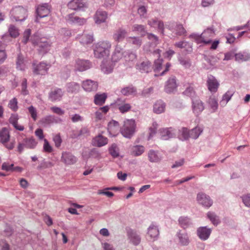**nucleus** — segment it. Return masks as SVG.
Returning a JSON list of instances; mask_svg holds the SVG:
<instances>
[{"mask_svg":"<svg viewBox=\"0 0 250 250\" xmlns=\"http://www.w3.org/2000/svg\"><path fill=\"white\" fill-rule=\"evenodd\" d=\"M177 87L176 80L175 77L169 78L167 82L165 90L167 93L173 92Z\"/></svg>","mask_w":250,"mask_h":250,"instance_id":"nucleus-19","label":"nucleus"},{"mask_svg":"<svg viewBox=\"0 0 250 250\" xmlns=\"http://www.w3.org/2000/svg\"><path fill=\"white\" fill-rule=\"evenodd\" d=\"M10 134L9 130L6 127H3L0 130V142L4 144L9 140Z\"/></svg>","mask_w":250,"mask_h":250,"instance_id":"nucleus-31","label":"nucleus"},{"mask_svg":"<svg viewBox=\"0 0 250 250\" xmlns=\"http://www.w3.org/2000/svg\"><path fill=\"white\" fill-rule=\"evenodd\" d=\"M27 80L23 79L21 83V93L26 95L28 93V90H27Z\"/></svg>","mask_w":250,"mask_h":250,"instance_id":"nucleus-62","label":"nucleus"},{"mask_svg":"<svg viewBox=\"0 0 250 250\" xmlns=\"http://www.w3.org/2000/svg\"><path fill=\"white\" fill-rule=\"evenodd\" d=\"M17 68L21 70H23L25 69V64L24 61V58L21 55H19L16 61Z\"/></svg>","mask_w":250,"mask_h":250,"instance_id":"nucleus-42","label":"nucleus"},{"mask_svg":"<svg viewBox=\"0 0 250 250\" xmlns=\"http://www.w3.org/2000/svg\"><path fill=\"white\" fill-rule=\"evenodd\" d=\"M82 87L85 91L91 92L97 89L98 83L94 81L86 80L83 82Z\"/></svg>","mask_w":250,"mask_h":250,"instance_id":"nucleus-11","label":"nucleus"},{"mask_svg":"<svg viewBox=\"0 0 250 250\" xmlns=\"http://www.w3.org/2000/svg\"><path fill=\"white\" fill-rule=\"evenodd\" d=\"M149 160L151 162H156L159 160V158L156 152L153 150H150L148 153Z\"/></svg>","mask_w":250,"mask_h":250,"instance_id":"nucleus-53","label":"nucleus"},{"mask_svg":"<svg viewBox=\"0 0 250 250\" xmlns=\"http://www.w3.org/2000/svg\"><path fill=\"white\" fill-rule=\"evenodd\" d=\"M175 34L178 36H185L186 30L182 24H178L175 27Z\"/></svg>","mask_w":250,"mask_h":250,"instance_id":"nucleus-54","label":"nucleus"},{"mask_svg":"<svg viewBox=\"0 0 250 250\" xmlns=\"http://www.w3.org/2000/svg\"><path fill=\"white\" fill-rule=\"evenodd\" d=\"M24 142L25 146L31 149L34 148L37 144L35 139L33 138L25 139Z\"/></svg>","mask_w":250,"mask_h":250,"instance_id":"nucleus-45","label":"nucleus"},{"mask_svg":"<svg viewBox=\"0 0 250 250\" xmlns=\"http://www.w3.org/2000/svg\"><path fill=\"white\" fill-rule=\"evenodd\" d=\"M179 242L182 245H187L189 242L188 236L187 233H181L179 232L178 234Z\"/></svg>","mask_w":250,"mask_h":250,"instance_id":"nucleus-40","label":"nucleus"},{"mask_svg":"<svg viewBox=\"0 0 250 250\" xmlns=\"http://www.w3.org/2000/svg\"><path fill=\"white\" fill-rule=\"evenodd\" d=\"M161 137L163 140H167L175 136V130L171 127L164 128L160 131Z\"/></svg>","mask_w":250,"mask_h":250,"instance_id":"nucleus-26","label":"nucleus"},{"mask_svg":"<svg viewBox=\"0 0 250 250\" xmlns=\"http://www.w3.org/2000/svg\"><path fill=\"white\" fill-rule=\"evenodd\" d=\"M91 67V63L89 61L78 59L76 61L75 69L79 71H85Z\"/></svg>","mask_w":250,"mask_h":250,"instance_id":"nucleus-13","label":"nucleus"},{"mask_svg":"<svg viewBox=\"0 0 250 250\" xmlns=\"http://www.w3.org/2000/svg\"><path fill=\"white\" fill-rule=\"evenodd\" d=\"M109 110V107L107 105L99 108L95 112L96 120L97 121L102 120L104 118V115L107 113Z\"/></svg>","mask_w":250,"mask_h":250,"instance_id":"nucleus-29","label":"nucleus"},{"mask_svg":"<svg viewBox=\"0 0 250 250\" xmlns=\"http://www.w3.org/2000/svg\"><path fill=\"white\" fill-rule=\"evenodd\" d=\"M186 86V89L183 92V94L187 96L193 97L195 94L193 84L188 83Z\"/></svg>","mask_w":250,"mask_h":250,"instance_id":"nucleus-38","label":"nucleus"},{"mask_svg":"<svg viewBox=\"0 0 250 250\" xmlns=\"http://www.w3.org/2000/svg\"><path fill=\"white\" fill-rule=\"evenodd\" d=\"M111 47V43L107 41L97 43L94 49V56L97 58H104L109 56Z\"/></svg>","mask_w":250,"mask_h":250,"instance_id":"nucleus-1","label":"nucleus"},{"mask_svg":"<svg viewBox=\"0 0 250 250\" xmlns=\"http://www.w3.org/2000/svg\"><path fill=\"white\" fill-rule=\"evenodd\" d=\"M31 42L35 46L39 47L40 51L46 52L50 46V44L44 38H39L37 36H35L31 39Z\"/></svg>","mask_w":250,"mask_h":250,"instance_id":"nucleus-4","label":"nucleus"},{"mask_svg":"<svg viewBox=\"0 0 250 250\" xmlns=\"http://www.w3.org/2000/svg\"><path fill=\"white\" fill-rule=\"evenodd\" d=\"M27 10L22 6L16 7L11 10V14L16 21H22L27 16Z\"/></svg>","mask_w":250,"mask_h":250,"instance_id":"nucleus-5","label":"nucleus"},{"mask_svg":"<svg viewBox=\"0 0 250 250\" xmlns=\"http://www.w3.org/2000/svg\"><path fill=\"white\" fill-rule=\"evenodd\" d=\"M8 106L13 111H16L18 109L17 99L16 98L11 99L9 102Z\"/></svg>","mask_w":250,"mask_h":250,"instance_id":"nucleus-49","label":"nucleus"},{"mask_svg":"<svg viewBox=\"0 0 250 250\" xmlns=\"http://www.w3.org/2000/svg\"><path fill=\"white\" fill-rule=\"evenodd\" d=\"M28 109L32 118L34 121H35L37 119V110L32 105L29 106Z\"/></svg>","mask_w":250,"mask_h":250,"instance_id":"nucleus-58","label":"nucleus"},{"mask_svg":"<svg viewBox=\"0 0 250 250\" xmlns=\"http://www.w3.org/2000/svg\"><path fill=\"white\" fill-rule=\"evenodd\" d=\"M61 160L66 165H73L77 161L76 158L71 153L63 152L62 153Z\"/></svg>","mask_w":250,"mask_h":250,"instance_id":"nucleus-15","label":"nucleus"},{"mask_svg":"<svg viewBox=\"0 0 250 250\" xmlns=\"http://www.w3.org/2000/svg\"><path fill=\"white\" fill-rule=\"evenodd\" d=\"M31 35V30L29 29H27L25 30L23 33V39L22 40V42L25 44L29 40V38Z\"/></svg>","mask_w":250,"mask_h":250,"instance_id":"nucleus-60","label":"nucleus"},{"mask_svg":"<svg viewBox=\"0 0 250 250\" xmlns=\"http://www.w3.org/2000/svg\"><path fill=\"white\" fill-rule=\"evenodd\" d=\"M43 141H44V144H43V148L44 151H45L46 152H48V153L51 152L53 150L52 147L50 145L48 141L46 139H44L43 140Z\"/></svg>","mask_w":250,"mask_h":250,"instance_id":"nucleus-59","label":"nucleus"},{"mask_svg":"<svg viewBox=\"0 0 250 250\" xmlns=\"http://www.w3.org/2000/svg\"><path fill=\"white\" fill-rule=\"evenodd\" d=\"M80 88L79 85L76 83H70L67 84V91L69 92H75L77 91Z\"/></svg>","mask_w":250,"mask_h":250,"instance_id":"nucleus-50","label":"nucleus"},{"mask_svg":"<svg viewBox=\"0 0 250 250\" xmlns=\"http://www.w3.org/2000/svg\"><path fill=\"white\" fill-rule=\"evenodd\" d=\"M207 216L214 225H217L219 223L220 221L218 217L214 212H208Z\"/></svg>","mask_w":250,"mask_h":250,"instance_id":"nucleus-43","label":"nucleus"},{"mask_svg":"<svg viewBox=\"0 0 250 250\" xmlns=\"http://www.w3.org/2000/svg\"><path fill=\"white\" fill-rule=\"evenodd\" d=\"M51 6L48 3H43L39 5L37 9L36 12L37 14V19L38 18H43L47 16L50 13Z\"/></svg>","mask_w":250,"mask_h":250,"instance_id":"nucleus-8","label":"nucleus"},{"mask_svg":"<svg viewBox=\"0 0 250 250\" xmlns=\"http://www.w3.org/2000/svg\"><path fill=\"white\" fill-rule=\"evenodd\" d=\"M127 236L130 242L134 245H138L141 242V237L136 231L128 230Z\"/></svg>","mask_w":250,"mask_h":250,"instance_id":"nucleus-16","label":"nucleus"},{"mask_svg":"<svg viewBox=\"0 0 250 250\" xmlns=\"http://www.w3.org/2000/svg\"><path fill=\"white\" fill-rule=\"evenodd\" d=\"M127 42L134 45L136 48H139L142 44V40L139 37H129L126 39Z\"/></svg>","mask_w":250,"mask_h":250,"instance_id":"nucleus-30","label":"nucleus"},{"mask_svg":"<svg viewBox=\"0 0 250 250\" xmlns=\"http://www.w3.org/2000/svg\"><path fill=\"white\" fill-rule=\"evenodd\" d=\"M107 14L105 11L98 10L95 14L94 19L97 24H100L105 21Z\"/></svg>","mask_w":250,"mask_h":250,"instance_id":"nucleus-23","label":"nucleus"},{"mask_svg":"<svg viewBox=\"0 0 250 250\" xmlns=\"http://www.w3.org/2000/svg\"><path fill=\"white\" fill-rule=\"evenodd\" d=\"M213 33L210 30H205L199 35L196 34H193L190 35L189 37L193 39L197 43H204L206 44L211 42V38L213 36Z\"/></svg>","mask_w":250,"mask_h":250,"instance_id":"nucleus-2","label":"nucleus"},{"mask_svg":"<svg viewBox=\"0 0 250 250\" xmlns=\"http://www.w3.org/2000/svg\"><path fill=\"white\" fill-rule=\"evenodd\" d=\"M233 95V93L230 91H228L222 97V100L220 102V104L225 106L226 105L227 103L231 99L232 96Z\"/></svg>","mask_w":250,"mask_h":250,"instance_id":"nucleus-41","label":"nucleus"},{"mask_svg":"<svg viewBox=\"0 0 250 250\" xmlns=\"http://www.w3.org/2000/svg\"><path fill=\"white\" fill-rule=\"evenodd\" d=\"M207 85L208 90L211 92H216L219 86V83L213 76L208 77Z\"/></svg>","mask_w":250,"mask_h":250,"instance_id":"nucleus-12","label":"nucleus"},{"mask_svg":"<svg viewBox=\"0 0 250 250\" xmlns=\"http://www.w3.org/2000/svg\"><path fill=\"white\" fill-rule=\"evenodd\" d=\"M197 201L199 204L208 208L210 207L213 204V201L209 196L203 192L198 193Z\"/></svg>","mask_w":250,"mask_h":250,"instance_id":"nucleus-7","label":"nucleus"},{"mask_svg":"<svg viewBox=\"0 0 250 250\" xmlns=\"http://www.w3.org/2000/svg\"><path fill=\"white\" fill-rule=\"evenodd\" d=\"M179 223L181 227L186 229L189 226L190 221L188 217L181 216L179 219Z\"/></svg>","mask_w":250,"mask_h":250,"instance_id":"nucleus-46","label":"nucleus"},{"mask_svg":"<svg viewBox=\"0 0 250 250\" xmlns=\"http://www.w3.org/2000/svg\"><path fill=\"white\" fill-rule=\"evenodd\" d=\"M159 234L158 227L154 224H151L148 229L147 235L150 240H155Z\"/></svg>","mask_w":250,"mask_h":250,"instance_id":"nucleus-27","label":"nucleus"},{"mask_svg":"<svg viewBox=\"0 0 250 250\" xmlns=\"http://www.w3.org/2000/svg\"><path fill=\"white\" fill-rule=\"evenodd\" d=\"M204 109V104L199 98H192V110L195 116H198Z\"/></svg>","mask_w":250,"mask_h":250,"instance_id":"nucleus-6","label":"nucleus"},{"mask_svg":"<svg viewBox=\"0 0 250 250\" xmlns=\"http://www.w3.org/2000/svg\"><path fill=\"white\" fill-rule=\"evenodd\" d=\"M116 104L119 106V110L121 113H125L131 109V105L129 104L124 103L121 99H118L116 101Z\"/></svg>","mask_w":250,"mask_h":250,"instance_id":"nucleus-28","label":"nucleus"},{"mask_svg":"<svg viewBox=\"0 0 250 250\" xmlns=\"http://www.w3.org/2000/svg\"><path fill=\"white\" fill-rule=\"evenodd\" d=\"M110 154L113 157H117L119 156V149L115 144H113L109 149Z\"/></svg>","mask_w":250,"mask_h":250,"instance_id":"nucleus-55","label":"nucleus"},{"mask_svg":"<svg viewBox=\"0 0 250 250\" xmlns=\"http://www.w3.org/2000/svg\"><path fill=\"white\" fill-rule=\"evenodd\" d=\"M175 46L180 48H185L187 50L190 51L192 50L191 46L187 42H180L175 43Z\"/></svg>","mask_w":250,"mask_h":250,"instance_id":"nucleus-51","label":"nucleus"},{"mask_svg":"<svg viewBox=\"0 0 250 250\" xmlns=\"http://www.w3.org/2000/svg\"><path fill=\"white\" fill-rule=\"evenodd\" d=\"M211 229L206 227H200L197 229V235L202 240L208 239L211 233Z\"/></svg>","mask_w":250,"mask_h":250,"instance_id":"nucleus-18","label":"nucleus"},{"mask_svg":"<svg viewBox=\"0 0 250 250\" xmlns=\"http://www.w3.org/2000/svg\"><path fill=\"white\" fill-rule=\"evenodd\" d=\"M135 123L134 120H127L125 121L124 126L121 129L122 135L126 138H130L135 132Z\"/></svg>","mask_w":250,"mask_h":250,"instance_id":"nucleus-3","label":"nucleus"},{"mask_svg":"<svg viewBox=\"0 0 250 250\" xmlns=\"http://www.w3.org/2000/svg\"><path fill=\"white\" fill-rule=\"evenodd\" d=\"M11 37L16 38L19 35V30L14 25H11L8 29Z\"/></svg>","mask_w":250,"mask_h":250,"instance_id":"nucleus-52","label":"nucleus"},{"mask_svg":"<svg viewBox=\"0 0 250 250\" xmlns=\"http://www.w3.org/2000/svg\"><path fill=\"white\" fill-rule=\"evenodd\" d=\"M202 132V130H201L200 127H195L194 128L189 131L190 138L192 139H196L199 137Z\"/></svg>","mask_w":250,"mask_h":250,"instance_id":"nucleus-48","label":"nucleus"},{"mask_svg":"<svg viewBox=\"0 0 250 250\" xmlns=\"http://www.w3.org/2000/svg\"><path fill=\"white\" fill-rule=\"evenodd\" d=\"M63 95L62 90L60 88L52 90L49 93V98L52 102L60 101Z\"/></svg>","mask_w":250,"mask_h":250,"instance_id":"nucleus-25","label":"nucleus"},{"mask_svg":"<svg viewBox=\"0 0 250 250\" xmlns=\"http://www.w3.org/2000/svg\"><path fill=\"white\" fill-rule=\"evenodd\" d=\"M107 129L111 135L116 136L120 130L119 123L115 121L112 120L108 123Z\"/></svg>","mask_w":250,"mask_h":250,"instance_id":"nucleus-14","label":"nucleus"},{"mask_svg":"<svg viewBox=\"0 0 250 250\" xmlns=\"http://www.w3.org/2000/svg\"><path fill=\"white\" fill-rule=\"evenodd\" d=\"M124 55L123 48L117 44L115 46V50L112 56V60L114 62H117L121 59Z\"/></svg>","mask_w":250,"mask_h":250,"instance_id":"nucleus-24","label":"nucleus"},{"mask_svg":"<svg viewBox=\"0 0 250 250\" xmlns=\"http://www.w3.org/2000/svg\"><path fill=\"white\" fill-rule=\"evenodd\" d=\"M162 59H157L154 62V70L155 72H159L162 70Z\"/></svg>","mask_w":250,"mask_h":250,"instance_id":"nucleus-56","label":"nucleus"},{"mask_svg":"<svg viewBox=\"0 0 250 250\" xmlns=\"http://www.w3.org/2000/svg\"><path fill=\"white\" fill-rule=\"evenodd\" d=\"M136 67L137 69L142 73H148L152 69L151 62L148 60H146L141 63H137Z\"/></svg>","mask_w":250,"mask_h":250,"instance_id":"nucleus-17","label":"nucleus"},{"mask_svg":"<svg viewBox=\"0 0 250 250\" xmlns=\"http://www.w3.org/2000/svg\"><path fill=\"white\" fill-rule=\"evenodd\" d=\"M127 32L123 28H119L116 31L113 35L115 41L119 42L122 41L127 36Z\"/></svg>","mask_w":250,"mask_h":250,"instance_id":"nucleus-20","label":"nucleus"},{"mask_svg":"<svg viewBox=\"0 0 250 250\" xmlns=\"http://www.w3.org/2000/svg\"><path fill=\"white\" fill-rule=\"evenodd\" d=\"M208 104L211 110V112H215L218 107V104L217 99L214 96H211L208 101Z\"/></svg>","mask_w":250,"mask_h":250,"instance_id":"nucleus-36","label":"nucleus"},{"mask_svg":"<svg viewBox=\"0 0 250 250\" xmlns=\"http://www.w3.org/2000/svg\"><path fill=\"white\" fill-rule=\"evenodd\" d=\"M42 122L44 124H50L55 122V118L54 116L49 115L43 118Z\"/></svg>","mask_w":250,"mask_h":250,"instance_id":"nucleus-57","label":"nucleus"},{"mask_svg":"<svg viewBox=\"0 0 250 250\" xmlns=\"http://www.w3.org/2000/svg\"><path fill=\"white\" fill-rule=\"evenodd\" d=\"M69 9L77 11L86 7V3L84 0H71L67 4Z\"/></svg>","mask_w":250,"mask_h":250,"instance_id":"nucleus-10","label":"nucleus"},{"mask_svg":"<svg viewBox=\"0 0 250 250\" xmlns=\"http://www.w3.org/2000/svg\"><path fill=\"white\" fill-rule=\"evenodd\" d=\"M147 24L151 27L157 28L161 31L162 34H164V25L162 21L155 19H151L147 21Z\"/></svg>","mask_w":250,"mask_h":250,"instance_id":"nucleus-22","label":"nucleus"},{"mask_svg":"<svg viewBox=\"0 0 250 250\" xmlns=\"http://www.w3.org/2000/svg\"><path fill=\"white\" fill-rule=\"evenodd\" d=\"M107 95L105 93L96 94L94 96V103L98 105H102L105 102Z\"/></svg>","mask_w":250,"mask_h":250,"instance_id":"nucleus-32","label":"nucleus"},{"mask_svg":"<svg viewBox=\"0 0 250 250\" xmlns=\"http://www.w3.org/2000/svg\"><path fill=\"white\" fill-rule=\"evenodd\" d=\"M166 105L162 101H157L153 106V111L157 114H160L165 111Z\"/></svg>","mask_w":250,"mask_h":250,"instance_id":"nucleus-35","label":"nucleus"},{"mask_svg":"<svg viewBox=\"0 0 250 250\" xmlns=\"http://www.w3.org/2000/svg\"><path fill=\"white\" fill-rule=\"evenodd\" d=\"M242 200L246 206L250 207V194H247L244 195L242 197Z\"/></svg>","mask_w":250,"mask_h":250,"instance_id":"nucleus-64","label":"nucleus"},{"mask_svg":"<svg viewBox=\"0 0 250 250\" xmlns=\"http://www.w3.org/2000/svg\"><path fill=\"white\" fill-rule=\"evenodd\" d=\"M53 141L55 143V146L59 147L62 142V139L59 134L55 135L53 137Z\"/></svg>","mask_w":250,"mask_h":250,"instance_id":"nucleus-61","label":"nucleus"},{"mask_svg":"<svg viewBox=\"0 0 250 250\" xmlns=\"http://www.w3.org/2000/svg\"><path fill=\"white\" fill-rule=\"evenodd\" d=\"M179 132L181 133V134L179 136L181 139L186 140L190 138L189 131H188L187 128H182L179 130Z\"/></svg>","mask_w":250,"mask_h":250,"instance_id":"nucleus-47","label":"nucleus"},{"mask_svg":"<svg viewBox=\"0 0 250 250\" xmlns=\"http://www.w3.org/2000/svg\"><path fill=\"white\" fill-rule=\"evenodd\" d=\"M80 42L83 45L91 44L93 42V37L92 35L83 34L79 38Z\"/></svg>","mask_w":250,"mask_h":250,"instance_id":"nucleus-34","label":"nucleus"},{"mask_svg":"<svg viewBox=\"0 0 250 250\" xmlns=\"http://www.w3.org/2000/svg\"><path fill=\"white\" fill-rule=\"evenodd\" d=\"M235 60L238 61H246L250 59V54L248 53H239L235 55Z\"/></svg>","mask_w":250,"mask_h":250,"instance_id":"nucleus-44","label":"nucleus"},{"mask_svg":"<svg viewBox=\"0 0 250 250\" xmlns=\"http://www.w3.org/2000/svg\"><path fill=\"white\" fill-rule=\"evenodd\" d=\"M121 92L124 96L134 95L136 94V90L133 86H129L122 88Z\"/></svg>","mask_w":250,"mask_h":250,"instance_id":"nucleus-39","label":"nucleus"},{"mask_svg":"<svg viewBox=\"0 0 250 250\" xmlns=\"http://www.w3.org/2000/svg\"><path fill=\"white\" fill-rule=\"evenodd\" d=\"M19 116L17 114H12L9 119V123L13 125L18 122Z\"/></svg>","mask_w":250,"mask_h":250,"instance_id":"nucleus-63","label":"nucleus"},{"mask_svg":"<svg viewBox=\"0 0 250 250\" xmlns=\"http://www.w3.org/2000/svg\"><path fill=\"white\" fill-rule=\"evenodd\" d=\"M33 66V72L36 75L45 74L50 67V65L49 64H47L44 62H41L37 65H35L34 63Z\"/></svg>","mask_w":250,"mask_h":250,"instance_id":"nucleus-9","label":"nucleus"},{"mask_svg":"<svg viewBox=\"0 0 250 250\" xmlns=\"http://www.w3.org/2000/svg\"><path fill=\"white\" fill-rule=\"evenodd\" d=\"M132 31L141 35L142 37L145 36L146 34V28L142 24H135L132 26Z\"/></svg>","mask_w":250,"mask_h":250,"instance_id":"nucleus-33","label":"nucleus"},{"mask_svg":"<svg viewBox=\"0 0 250 250\" xmlns=\"http://www.w3.org/2000/svg\"><path fill=\"white\" fill-rule=\"evenodd\" d=\"M107 138L102 135H98L94 138L92 141V144L94 146L101 147L107 144Z\"/></svg>","mask_w":250,"mask_h":250,"instance_id":"nucleus-21","label":"nucleus"},{"mask_svg":"<svg viewBox=\"0 0 250 250\" xmlns=\"http://www.w3.org/2000/svg\"><path fill=\"white\" fill-rule=\"evenodd\" d=\"M145 151V147L143 146L136 145L132 147L131 154L134 156L142 155Z\"/></svg>","mask_w":250,"mask_h":250,"instance_id":"nucleus-37","label":"nucleus"}]
</instances>
